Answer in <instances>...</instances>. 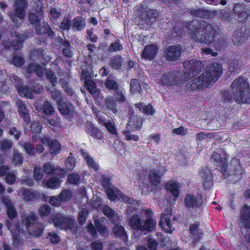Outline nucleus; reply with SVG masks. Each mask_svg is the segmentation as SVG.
I'll return each mask as SVG.
<instances>
[{
  "mask_svg": "<svg viewBox=\"0 0 250 250\" xmlns=\"http://www.w3.org/2000/svg\"><path fill=\"white\" fill-rule=\"evenodd\" d=\"M241 66L242 63L241 62L237 60H233L230 62L229 69L231 72H235Z\"/></svg>",
  "mask_w": 250,
  "mask_h": 250,
  "instance_id": "nucleus-57",
  "label": "nucleus"
},
{
  "mask_svg": "<svg viewBox=\"0 0 250 250\" xmlns=\"http://www.w3.org/2000/svg\"><path fill=\"white\" fill-rule=\"evenodd\" d=\"M112 224L114 226L113 227V233L125 242H126L128 240L127 234L124 226L121 224V219H118L117 223Z\"/></svg>",
  "mask_w": 250,
  "mask_h": 250,
  "instance_id": "nucleus-22",
  "label": "nucleus"
},
{
  "mask_svg": "<svg viewBox=\"0 0 250 250\" xmlns=\"http://www.w3.org/2000/svg\"><path fill=\"white\" fill-rule=\"evenodd\" d=\"M26 38L27 37L24 35H18L16 39L10 42L6 43L4 45V47L7 49H13V50H18L22 47V44Z\"/></svg>",
  "mask_w": 250,
  "mask_h": 250,
  "instance_id": "nucleus-24",
  "label": "nucleus"
},
{
  "mask_svg": "<svg viewBox=\"0 0 250 250\" xmlns=\"http://www.w3.org/2000/svg\"><path fill=\"white\" fill-rule=\"evenodd\" d=\"M135 106L139 110L147 115H153L155 111L153 109L152 106L149 104L147 105H145L143 103H140L135 104Z\"/></svg>",
  "mask_w": 250,
  "mask_h": 250,
  "instance_id": "nucleus-40",
  "label": "nucleus"
},
{
  "mask_svg": "<svg viewBox=\"0 0 250 250\" xmlns=\"http://www.w3.org/2000/svg\"><path fill=\"white\" fill-rule=\"evenodd\" d=\"M46 72V69L44 66L36 63H29L24 69V73L27 78H29L33 73H35L39 77H42Z\"/></svg>",
  "mask_w": 250,
  "mask_h": 250,
  "instance_id": "nucleus-15",
  "label": "nucleus"
},
{
  "mask_svg": "<svg viewBox=\"0 0 250 250\" xmlns=\"http://www.w3.org/2000/svg\"><path fill=\"white\" fill-rule=\"evenodd\" d=\"M18 106V113L22 118L24 124L27 125L31 123V117L29 111L25 104L21 100H18L16 102Z\"/></svg>",
  "mask_w": 250,
  "mask_h": 250,
  "instance_id": "nucleus-19",
  "label": "nucleus"
},
{
  "mask_svg": "<svg viewBox=\"0 0 250 250\" xmlns=\"http://www.w3.org/2000/svg\"><path fill=\"white\" fill-rule=\"evenodd\" d=\"M210 12L205 9H197L193 10L191 11V14L196 17L201 18H209Z\"/></svg>",
  "mask_w": 250,
  "mask_h": 250,
  "instance_id": "nucleus-47",
  "label": "nucleus"
},
{
  "mask_svg": "<svg viewBox=\"0 0 250 250\" xmlns=\"http://www.w3.org/2000/svg\"><path fill=\"white\" fill-rule=\"evenodd\" d=\"M240 226L241 229L250 228V208L245 205L241 212Z\"/></svg>",
  "mask_w": 250,
  "mask_h": 250,
  "instance_id": "nucleus-26",
  "label": "nucleus"
},
{
  "mask_svg": "<svg viewBox=\"0 0 250 250\" xmlns=\"http://www.w3.org/2000/svg\"><path fill=\"white\" fill-rule=\"evenodd\" d=\"M233 98L239 104L250 103V87L243 77L234 80L231 85Z\"/></svg>",
  "mask_w": 250,
  "mask_h": 250,
  "instance_id": "nucleus-4",
  "label": "nucleus"
},
{
  "mask_svg": "<svg viewBox=\"0 0 250 250\" xmlns=\"http://www.w3.org/2000/svg\"><path fill=\"white\" fill-rule=\"evenodd\" d=\"M119 191H118L117 189H112L111 188H109L107 189L106 193L107 196L109 199L110 200L113 201L115 200L116 198H120L123 202L127 203L128 204H130L131 205H133L136 204V201L133 200L131 197H128L126 195L123 194L122 193H119ZM136 208L133 206H130L126 209V212L127 214L130 215L131 213L134 211L135 213Z\"/></svg>",
  "mask_w": 250,
  "mask_h": 250,
  "instance_id": "nucleus-9",
  "label": "nucleus"
},
{
  "mask_svg": "<svg viewBox=\"0 0 250 250\" xmlns=\"http://www.w3.org/2000/svg\"><path fill=\"white\" fill-rule=\"evenodd\" d=\"M171 211L170 208H167L165 209L164 211L161 214V222L166 224V225L170 229L172 228L173 223L172 220L170 219L171 216Z\"/></svg>",
  "mask_w": 250,
  "mask_h": 250,
  "instance_id": "nucleus-32",
  "label": "nucleus"
},
{
  "mask_svg": "<svg viewBox=\"0 0 250 250\" xmlns=\"http://www.w3.org/2000/svg\"><path fill=\"white\" fill-rule=\"evenodd\" d=\"M68 182L72 185H78L80 183V176L76 173H72L67 176Z\"/></svg>",
  "mask_w": 250,
  "mask_h": 250,
  "instance_id": "nucleus-54",
  "label": "nucleus"
},
{
  "mask_svg": "<svg viewBox=\"0 0 250 250\" xmlns=\"http://www.w3.org/2000/svg\"><path fill=\"white\" fill-rule=\"evenodd\" d=\"M211 161L216 162V165L220 170V168L226 164L227 159L225 156L222 157L217 152H214L211 156Z\"/></svg>",
  "mask_w": 250,
  "mask_h": 250,
  "instance_id": "nucleus-36",
  "label": "nucleus"
},
{
  "mask_svg": "<svg viewBox=\"0 0 250 250\" xmlns=\"http://www.w3.org/2000/svg\"><path fill=\"white\" fill-rule=\"evenodd\" d=\"M158 48L154 44H150L146 46L142 53V57L147 60H152L156 55Z\"/></svg>",
  "mask_w": 250,
  "mask_h": 250,
  "instance_id": "nucleus-27",
  "label": "nucleus"
},
{
  "mask_svg": "<svg viewBox=\"0 0 250 250\" xmlns=\"http://www.w3.org/2000/svg\"><path fill=\"white\" fill-rule=\"evenodd\" d=\"M143 124V120L140 116L131 115L128 121V126L132 130H139Z\"/></svg>",
  "mask_w": 250,
  "mask_h": 250,
  "instance_id": "nucleus-29",
  "label": "nucleus"
},
{
  "mask_svg": "<svg viewBox=\"0 0 250 250\" xmlns=\"http://www.w3.org/2000/svg\"><path fill=\"white\" fill-rule=\"evenodd\" d=\"M183 76L177 71L170 72L163 74L160 79V83L165 86L180 84L183 83Z\"/></svg>",
  "mask_w": 250,
  "mask_h": 250,
  "instance_id": "nucleus-10",
  "label": "nucleus"
},
{
  "mask_svg": "<svg viewBox=\"0 0 250 250\" xmlns=\"http://www.w3.org/2000/svg\"><path fill=\"white\" fill-rule=\"evenodd\" d=\"M184 203L188 210H192L195 209L196 211L202 206L203 199L201 195L189 193L185 196Z\"/></svg>",
  "mask_w": 250,
  "mask_h": 250,
  "instance_id": "nucleus-13",
  "label": "nucleus"
},
{
  "mask_svg": "<svg viewBox=\"0 0 250 250\" xmlns=\"http://www.w3.org/2000/svg\"><path fill=\"white\" fill-rule=\"evenodd\" d=\"M44 229V227L42 224L37 222L28 229V232L30 235L35 238H39L42 235Z\"/></svg>",
  "mask_w": 250,
  "mask_h": 250,
  "instance_id": "nucleus-30",
  "label": "nucleus"
},
{
  "mask_svg": "<svg viewBox=\"0 0 250 250\" xmlns=\"http://www.w3.org/2000/svg\"><path fill=\"white\" fill-rule=\"evenodd\" d=\"M39 212L41 216L46 217L51 212V208L48 205H44L40 207Z\"/></svg>",
  "mask_w": 250,
  "mask_h": 250,
  "instance_id": "nucleus-63",
  "label": "nucleus"
},
{
  "mask_svg": "<svg viewBox=\"0 0 250 250\" xmlns=\"http://www.w3.org/2000/svg\"><path fill=\"white\" fill-rule=\"evenodd\" d=\"M15 80L16 81L15 83V86L19 94L22 96L29 99H32L33 98V92L40 93L42 92V88H39L36 90L35 88H30L26 85H22L21 79L18 77L15 78Z\"/></svg>",
  "mask_w": 250,
  "mask_h": 250,
  "instance_id": "nucleus-12",
  "label": "nucleus"
},
{
  "mask_svg": "<svg viewBox=\"0 0 250 250\" xmlns=\"http://www.w3.org/2000/svg\"><path fill=\"white\" fill-rule=\"evenodd\" d=\"M86 85L88 91L90 92L91 95L96 96L99 93L96 84L92 81H87L86 82Z\"/></svg>",
  "mask_w": 250,
  "mask_h": 250,
  "instance_id": "nucleus-58",
  "label": "nucleus"
},
{
  "mask_svg": "<svg viewBox=\"0 0 250 250\" xmlns=\"http://www.w3.org/2000/svg\"><path fill=\"white\" fill-rule=\"evenodd\" d=\"M123 58L119 55H117L110 60L109 65L110 67L116 70L119 69L121 68Z\"/></svg>",
  "mask_w": 250,
  "mask_h": 250,
  "instance_id": "nucleus-41",
  "label": "nucleus"
},
{
  "mask_svg": "<svg viewBox=\"0 0 250 250\" xmlns=\"http://www.w3.org/2000/svg\"><path fill=\"white\" fill-rule=\"evenodd\" d=\"M162 175V174L158 173L156 170H151L149 175V182L153 185H158L161 180Z\"/></svg>",
  "mask_w": 250,
  "mask_h": 250,
  "instance_id": "nucleus-42",
  "label": "nucleus"
},
{
  "mask_svg": "<svg viewBox=\"0 0 250 250\" xmlns=\"http://www.w3.org/2000/svg\"><path fill=\"white\" fill-rule=\"evenodd\" d=\"M102 211L108 218L111 223H117L118 220L120 219L118 214L108 206H104L103 207Z\"/></svg>",
  "mask_w": 250,
  "mask_h": 250,
  "instance_id": "nucleus-28",
  "label": "nucleus"
},
{
  "mask_svg": "<svg viewBox=\"0 0 250 250\" xmlns=\"http://www.w3.org/2000/svg\"><path fill=\"white\" fill-rule=\"evenodd\" d=\"M51 97L52 99L57 102V105L62 101L63 98L61 95V92L55 89L50 91Z\"/></svg>",
  "mask_w": 250,
  "mask_h": 250,
  "instance_id": "nucleus-56",
  "label": "nucleus"
},
{
  "mask_svg": "<svg viewBox=\"0 0 250 250\" xmlns=\"http://www.w3.org/2000/svg\"><path fill=\"white\" fill-rule=\"evenodd\" d=\"M158 17V13L155 10H146L141 13L138 17V25L141 28H147Z\"/></svg>",
  "mask_w": 250,
  "mask_h": 250,
  "instance_id": "nucleus-11",
  "label": "nucleus"
},
{
  "mask_svg": "<svg viewBox=\"0 0 250 250\" xmlns=\"http://www.w3.org/2000/svg\"><path fill=\"white\" fill-rule=\"evenodd\" d=\"M49 147V151L52 155H55L61 151V145L60 142L56 140H51Z\"/></svg>",
  "mask_w": 250,
  "mask_h": 250,
  "instance_id": "nucleus-46",
  "label": "nucleus"
},
{
  "mask_svg": "<svg viewBox=\"0 0 250 250\" xmlns=\"http://www.w3.org/2000/svg\"><path fill=\"white\" fill-rule=\"evenodd\" d=\"M144 213L146 215V217L137 213L133 214L130 217L128 223L131 229L137 232L146 233L152 232L155 229L157 222L151 216V210L147 209Z\"/></svg>",
  "mask_w": 250,
  "mask_h": 250,
  "instance_id": "nucleus-3",
  "label": "nucleus"
},
{
  "mask_svg": "<svg viewBox=\"0 0 250 250\" xmlns=\"http://www.w3.org/2000/svg\"><path fill=\"white\" fill-rule=\"evenodd\" d=\"M21 220L22 224L28 229L38 222L37 217L34 213H29L21 215Z\"/></svg>",
  "mask_w": 250,
  "mask_h": 250,
  "instance_id": "nucleus-23",
  "label": "nucleus"
},
{
  "mask_svg": "<svg viewBox=\"0 0 250 250\" xmlns=\"http://www.w3.org/2000/svg\"><path fill=\"white\" fill-rule=\"evenodd\" d=\"M24 151L30 157L35 156V151L34 146L30 142H25L21 145Z\"/></svg>",
  "mask_w": 250,
  "mask_h": 250,
  "instance_id": "nucleus-52",
  "label": "nucleus"
},
{
  "mask_svg": "<svg viewBox=\"0 0 250 250\" xmlns=\"http://www.w3.org/2000/svg\"><path fill=\"white\" fill-rule=\"evenodd\" d=\"M122 133L125 136V139L127 141H134L137 142L139 139V138L137 135L131 134V131L129 130H125L123 131Z\"/></svg>",
  "mask_w": 250,
  "mask_h": 250,
  "instance_id": "nucleus-60",
  "label": "nucleus"
},
{
  "mask_svg": "<svg viewBox=\"0 0 250 250\" xmlns=\"http://www.w3.org/2000/svg\"><path fill=\"white\" fill-rule=\"evenodd\" d=\"M104 103L106 108L111 111L113 113L116 114L118 113L116 101L112 96L107 97L105 100Z\"/></svg>",
  "mask_w": 250,
  "mask_h": 250,
  "instance_id": "nucleus-37",
  "label": "nucleus"
},
{
  "mask_svg": "<svg viewBox=\"0 0 250 250\" xmlns=\"http://www.w3.org/2000/svg\"><path fill=\"white\" fill-rule=\"evenodd\" d=\"M147 248L149 250H156L158 246V243L152 237H148L147 240Z\"/></svg>",
  "mask_w": 250,
  "mask_h": 250,
  "instance_id": "nucleus-61",
  "label": "nucleus"
},
{
  "mask_svg": "<svg viewBox=\"0 0 250 250\" xmlns=\"http://www.w3.org/2000/svg\"><path fill=\"white\" fill-rule=\"evenodd\" d=\"M233 10L238 18L242 20L250 15V9L243 3L234 4Z\"/></svg>",
  "mask_w": 250,
  "mask_h": 250,
  "instance_id": "nucleus-18",
  "label": "nucleus"
},
{
  "mask_svg": "<svg viewBox=\"0 0 250 250\" xmlns=\"http://www.w3.org/2000/svg\"><path fill=\"white\" fill-rule=\"evenodd\" d=\"M58 108L61 114L63 115H72L74 112V105L70 102L62 101L57 105Z\"/></svg>",
  "mask_w": 250,
  "mask_h": 250,
  "instance_id": "nucleus-25",
  "label": "nucleus"
},
{
  "mask_svg": "<svg viewBox=\"0 0 250 250\" xmlns=\"http://www.w3.org/2000/svg\"><path fill=\"white\" fill-rule=\"evenodd\" d=\"M245 40V35L242 31L240 30H236L234 31L232 41L235 44L239 45L241 44Z\"/></svg>",
  "mask_w": 250,
  "mask_h": 250,
  "instance_id": "nucleus-44",
  "label": "nucleus"
},
{
  "mask_svg": "<svg viewBox=\"0 0 250 250\" xmlns=\"http://www.w3.org/2000/svg\"><path fill=\"white\" fill-rule=\"evenodd\" d=\"M43 0H31L30 6L31 11L37 13H44Z\"/></svg>",
  "mask_w": 250,
  "mask_h": 250,
  "instance_id": "nucleus-34",
  "label": "nucleus"
},
{
  "mask_svg": "<svg viewBox=\"0 0 250 250\" xmlns=\"http://www.w3.org/2000/svg\"><path fill=\"white\" fill-rule=\"evenodd\" d=\"M199 174L204 188L206 189L210 188L213 185V176L211 170L208 167H202Z\"/></svg>",
  "mask_w": 250,
  "mask_h": 250,
  "instance_id": "nucleus-17",
  "label": "nucleus"
},
{
  "mask_svg": "<svg viewBox=\"0 0 250 250\" xmlns=\"http://www.w3.org/2000/svg\"><path fill=\"white\" fill-rule=\"evenodd\" d=\"M71 24L72 27L78 31H81L85 26L84 19L81 16H78L74 18Z\"/></svg>",
  "mask_w": 250,
  "mask_h": 250,
  "instance_id": "nucleus-39",
  "label": "nucleus"
},
{
  "mask_svg": "<svg viewBox=\"0 0 250 250\" xmlns=\"http://www.w3.org/2000/svg\"><path fill=\"white\" fill-rule=\"evenodd\" d=\"M187 27L194 41L206 44H209L213 41L215 29L209 23L195 20L188 23Z\"/></svg>",
  "mask_w": 250,
  "mask_h": 250,
  "instance_id": "nucleus-2",
  "label": "nucleus"
},
{
  "mask_svg": "<svg viewBox=\"0 0 250 250\" xmlns=\"http://www.w3.org/2000/svg\"><path fill=\"white\" fill-rule=\"evenodd\" d=\"M49 26L46 22H41L35 27V31L38 34L44 35L48 31Z\"/></svg>",
  "mask_w": 250,
  "mask_h": 250,
  "instance_id": "nucleus-51",
  "label": "nucleus"
},
{
  "mask_svg": "<svg viewBox=\"0 0 250 250\" xmlns=\"http://www.w3.org/2000/svg\"><path fill=\"white\" fill-rule=\"evenodd\" d=\"M200 223L197 222L194 224H191L189 227V235L191 243L195 245L200 241L203 237L202 230L199 228Z\"/></svg>",
  "mask_w": 250,
  "mask_h": 250,
  "instance_id": "nucleus-16",
  "label": "nucleus"
},
{
  "mask_svg": "<svg viewBox=\"0 0 250 250\" xmlns=\"http://www.w3.org/2000/svg\"><path fill=\"white\" fill-rule=\"evenodd\" d=\"M61 182L58 177H52L45 182L47 187L50 188H57L60 186Z\"/></svg>",
  "mask_w": 250,
  "mask_h": 250,
  "instance_id": "nucleus-48",
  "label": "nucleus"
},
{
  "mask_svg": "<svg viewBox=\"0 0 250 250\" xmlns=\"http://www.w3.org/2000/svg\"><path fill=\"white\" fill-rule=\"evenodd\" d=\"M219 17L223 21H229L231 19L230 11L229 9L221 10L219 13Z\"/></svg>",
  "mask_w": 250,
  "mask_h": 250,
  "instance_id": "nucleus-64",
  "label": "nucleus"
},
{
  "mask_svg": "<svg viewBox=\"0 0 250 250\" xmlns=\"http://www.w3.org/2000/svg\"><path fill=\"white\" fill-rule=\"evenodd\" d=\"M182 50L178 44L170 45L164 51V56L169 62L177 61L181 57Z\"/></svg>",
  "mask_w": 250,
  "mask_h": 250,
  "instance_id": "nucleus-14",
  "label": "nucleus"
},
{
  "mask_svg": "<svg viewBox=\"0 0 250 250\" xmlns=\"http://www.w3.org/2000/svg\"><path fill=\"white\" fill-rule=\"evenodd\" d=\"M43 14L44 13H37L33 11L29 12L27 14L28 20L35 27L41 22Z\"/></svg>",
  "mask_w": 250,
  "mask_h": 250,
  "instance_id": "nucleus-31",
  "label": "nucleus"
},
{
  "mask_svg": "<svg viewBox=\"0 0 250 250\" xmlns=\"http://www.w3.org/2000/svg\"><path fill=\"white\" fill-rule=\"evenodd\" d=\"M44 56V51L42 49H33L31 51L30 57L32 60H37Z\"/></svg>",
  "mask_w": 250,
  "mask_h": 250,
  "instance_id": "nucleus-53",
  "label": "nucleus"
},
{
  "mask_svg": "<svg viewBox=\"0 0 250 250\" xmlns=\"http://www.w3.org/2000/svg\"><path fill=\"white\" fill-rule=\"evenodd\" d=\"M88 213V209L85 206H82L78 217V222L81 225H83L85 223Z\"/></svg>",
  "mask_w": 250,
  "mask_h": 250,
  "instance_id": "nucleus-49",
  "label": "nucleus"
},
{
  "mask_svg": "<svg viewBox=\"0 0 250 250\" xmlns=\"http://www.w3.org/2000/svg\"><path fill=\"white\" fill-rule=\"evenodd\" d=\"M12 162L15 165H20L23 162V158L21 155L16 150L14 151Z\"/></svg>",
  "mask_w": 250,
  "mask_h": 250,
  "instance_id": "nucleus-62",
  "label": "nucleus"
},
{
  "mask_svg": "<svg viewBox=\"0 0 250 250\" xmlns=\"http://www.w3.org/2000/svg\"><path fill=\"white\" fill-rule=\"evenodd\" d=\"M141 89L140 83L138 80L133 79L131 80L130 83V90L132 93H136L139 92Z\"/></svg>",
  "mask_w": 250,
  "mask_h": 250,
  "instance_id": "nucleus-55",
  "label": "nucleus"
},
{
  "mask_svg": "<svg viewBox=\"0 0 250 250\" xmlns=\"http://www.w3.org/2000/svg\"><path fill=\"white\" fill-rule=\"evenodd\" d=\"M22 199L26 202H33L41 198L40 193L37 190L22 189L19 192Z\"/></svg>",
  "mask_w": 250,
  "mask_h": 250,
  "instance_id": "nucleus-21",
  "label": "nucleus"
},
{
  "mask_svg": "<svg viewBox=\"0 0 250 250\" xmlns=\"http://www.w3.org/2000/svg\"><path fill=\"white\" fill-rule=\"evenodd\" d=\"M36 109L38 112L43 113L42 117L53 116L56 113V110L52 104L48 101L43 102L41 105H37Z\"/></svg>",
  "mask_w": 250,
  "mask_h": 250,
  "instance_id": "nucleus-20",
  "label": "nucleus"
},
{
  "mask_svg": "<svg viewBox=\"0 0 250 250\" xmlns=\"http://www.w3.org/2000/svg\"><path fill=\"white\" fill-rule=\"evenodd\" d=\"M222 74V65L213 63L199 77L193 79L186 84L188 90L201 89L214 83Z\"/></svg>",
  "mask_w": 250,
  "mask_h": 250,
  "instance_id": "nucleus-1",
  "label": "nucleus"
},
{
  "mask_svg": "<svg viewBox=\"0 0 250 250\" xmlns=\"http://www.w3.org/2000/svg\"><path fill=\"white\" fill-rule=\"evenodd\" d=\"M105 87L109 89L115 91L119 88V85L116 81L112 77H108L104 81Z\"/></svg>",
  "mask_w": 250,
  "mask_h": 250,
  "instance_id": "nucleus-43",
  "label": "nucleus"
},
{
  "mask_svg": "<svg viewBox=\"0 0 250 250\" xmlns=\"http://www.w3.org/2000/svg\"><path fill=\"white\" fill-rule=\"evenodd\" d=\"M54 226L61 229L70 231L73 234L77 231V225L75 221L68 217H65L61 213H57L53 218Z\"/></svg>",
  "mask_w": 250,
  "mask_h": 250,
  "instance_id": "nucleus-7",
  "label": "nucleus"
},
{
  "mask_svg": "<svg viewBox=\"0 0 250 250\" xmlns=\"http://www.w3.org/2000/svg\"><path fill=\"white\" fill-rule=\"evenodd\" d=\"M166 188L168 191H169L173 196V200L179 195V187L178 184L174 181L168 182L166 184Z\"/></svg>",
  "mask_w": 250,
  "mask_h": 250,
  "instance_id": "nucleus-35",
  "label": "nucleus"
},
{
  "mask_svg": "<svg viewBox=\"0 0 250 250\" xmlns=\"http://www.w3.org/2000/svg\"><path fill=\"white\" fill-rule=\"evenodd\" d=\"M28 0H14V11L8 13L12 22L17 27L21 26L26 16V10L28 6Z\"/></svg>",
  "mask_w": 250,
  "mask_h": 250,
  "instance_id": "nucleus-5",
  "label": "nucleus"
},
{
  "mask_svg": "<svg viewBox=\"0 0 250 250\" xmlns=\"http://www.w3.org/2000/svg\"><path fill=\"white\" fill-rule=\"evenodd\" d=\"M81 153L89 167H90L95 171L99 169V166L98 164L89 153L83 150H82Z\"/></svg>",
  "mask_w": 250,
  "mask_h": 250,
  "instance_id": "nucleus-33",
  "label": "nucleus"
},
{
  "mask_svg": "<svg viewBox=\"0 0 250 250\" xmlns=\"http://www.w3.org/2000/svg\"><path fill=\"white\" fill-rule=\"evenodd\" d=\"M220 171L225 177L231 176L232 181L234 182L237 181L242 177L244 173V169L242 168L240 161L236 158L231 159L230 163L220 168Z\"/></svg>",
  "mask_w": 250,
  "mask_h": 250,
  "instance_id": "nucleus-6",
  "label": "nucleus"
},
{
  "mask_svg": "<svg viewBox=\"0 0 250 250\" xmlns=\"http://www.w3.org/2000/svg\"><path fill=\"white\" fill-rule=\"evenodd\" d=\"M113 96L114 99L119 103H124L126 102V98L125 95V92L119 88L114 91Z\"/></svg>",
  "mask_w": 250,
  "mask_h": 250,
  "instance_id": "nucleus-50",
  "label": "nucleus"
},
{
  "mask_svg": "<svg viewBox=\"0 0 250 250\" xmlns=\"http://www.w3.org/2000/svg\"><path fill=\"white\" fill-rule=\"evenodd\" d=\"M85 131L94 138L100 139L102 137V132L92 125H88L86 127Z\"/></svg>",
  "mask_w": 250,
  "mask_h": 250,
  "instance_id": "nucleus-45",
  "label": "nucleus"
},
{
  "mask_svg": "<svg viewBox=\"0 0 250 250\" xmlns=\"http://www.w3.org/2000/svg\"><path fill=\"white\" fill-rule=\"evenodd\" d=\"M183 66L184 67V73L183 76V80L185 81L198 75L201 72L203 67L202 62L195 60L185 61L183 63Z\"/></svg>",
  "mask_w": 250,
  "mask_h": 250,
  "instance_id": "nucleus-8",
  "label": "nucleus"
},
{
  "mask_svg": "<svg viewBox=\"0 0 250 250\" xmlns=\"http://www.w3.org/2000/svg\"><path fill=\"white\" fill-rule=\"evenodd\" d=\"M43 121L47 126L59 127L61 126V119L57 116L51 118V116L42 117Z\"/></svg>",
  "mask_w": 250,
  "mask_h": 250,
  "instance_id": "nucleus-38",
  "label": "nucleus"
},
{
  "mask_svg": "<svg viewBox=\"0 0 250 250\" xmlns=\"http://www.w3.org/2000/svg\"><path fill=\"white\" fill-rule=\"evenodd\" d=\"M43 177L42 169L41 167H36L33 170V177L36 181H41Z\"/></svg>",
  "mask_w": 250,
  "mask_h": 250,
  "instance_id": "nucleus-59",
  "label": "nucleus"
}]
</instances>
